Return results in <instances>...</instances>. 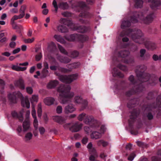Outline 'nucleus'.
Returning a JSON list of instances; mask_svg holds the SVG:
<instances>
[{"mask_svg": "<svg viewBox=\"0 0 161 161\" xmlns=\"http://www.w3.org/2000/svg\"><path fill=\"white\" fill-rule=\"evenodd\" d=\"M125 32L124 31H123L120 34V36L122 37L126 35L130 37L135 42L139 44H143L146 48L148 49L154 50L157 48V46L154 43L149 41L144 37L141 30L136 31L129 29Z\"/></svg>", "mask_w": 161, "mask_h": 161, "instance_id": "1", "label": "nucleus"}, {"mask_svg": "<svg viewBox=\"0 0 161 161\" xmlns=\"http://www.w3.org/2000/svg\"><path fill=\"white\" fill-rule=\"evenodd\" d=\"M154 17L153 13H150L148 10H144L138 13H136L131 18V21L133 23H136L139 19L142 22L147 24L151 22Z\"/></svg>", "mask_w": 161, "mask_h": 161, "instance_id": "2", "label": "nucleus"}, {"mask_svg": "<svg viewBox=\"0 0 161 161\" xmlns=\"http://www.w3.org/2000/svg\"><path fill=\"white\" fill-rule=\"evenodd\" d=\"M71 88L69 85H61L58 87L57 91L60 93L61 103L64 104L67 103L69 101V98L74 96L73 92H69Z\"/></svg>", "mask_w": 161, "mask_h": 161, "instance_id": "3", "label": "nucleus"}, {"mask_svg": "<svg viewBox=\"0 0 161 161\" xmlns=\"http://www.w3.org/2000/svg\"><path fill=\"white\" fill-rule=\"evenodd\" d=\"M63 71H56L55 74L58 76L59 80L63 82L70 84L77 79L79 75L77 74L66 75L62 74Z\"/></svg>", "mask_w": 161, "mask_h": 161, "instance_id": "4", "label": "nucleus"}, {"mask_svg": "<svg viewBox=\"0 0 161 161\" xmlns=\"http://www.w3.org/2000/svg\"><path fill=\"white\" fill-rule=\"evenodd\" d=\"M66 39L69 41L77 40L80 42H84L88 39V37L86 36L81 35L73 34L65 37Z\"/></svg>", "mask_w": 161, "mask_h": 161, "instance_id": "5", "label": "nucleus"}, {"mask_svg": "<svg viewBox=\"0 0 161 161\" xmlns=\"http://www.w3.org/2000/svg\"><path fill=\"white\" fill-rule=\"evenodd\" d=\"M158 107L156 103V104L153 103L151 105H148L144 111V116L146 117L149 120H151L153 119V116L151 111L156 107Z\"/></svg>", "mask_w": 161, "mask_h": 161, "instance_id": "6", "label": "nucleus"}, {"mask_svg": "<svg viewBox=\"0 0 161 161\" xmlns=\"http://www.w3.org/2000/svg\"><path fill=\"white\" fill-rule=\"evenodd\" d=\"M84 122L93 127H96L99 125L97 120L92 115H87L84 120Z\"/></svg>", "mask_w": 161, "mask_h": 161, "instance_id": "7", "label": "nucleus"}, {"mask_svg": "<svg viewBox=\"0 0 161 161\" xmlns=\"http://www.w3.org/2000/svg\"><path fill=\"white\" fill-rule=\"evenodd\" d=\"M8 98L11 103H16L19 98L22 97V94L19 92H15L8 95Z\"/></svg>", "mask_w": 161, "mask_h": 161, "instance_id": "8", "label": "nucleus"}, {"mask_svg": "<svg viewBox=\"0 0 161 161\" xmlns=\"http://www.w3.org/2000/svg\"><path fill=\"white\" fill-rule=\"evenodd\" d=\"M83 126V124L79 122H76L71 124L69 128V130L72 132H77L81 130Z\"/></svg>", "mask_w": 161, "mask_h": 161, "instance_id": "9", "label": "nucleus"}, {"mask_svg": "<svg viewBox=\"0 0 161 161\" xmlns=\"http://www.w3.org/2000/svg\"><path fill=\"white\" fill-rule=\"evenodd\" d=\"M143 88V86L142 85H140L138 86L136 88V90H134V88L133 89H132L126 92L125 93V95L126 96L129 97L131 95H133L135 93H138L142 92Z\"/></svg>", "mask_w": 161, "mask_h": 161, "instance_id": "10", "label": "nucleus"}, {"mask_svg": "<svg viewBox=\"0 0 161 161\" xmlns=\"http://www.w3.org/2000/svg\"><path fill=\"white\" fill-rule=\"evenodd\" d=\"M24 112V110L22 109L20 111L19 114H18L16 111H13L12 112L11 114L13 117L18 118L20 121L22 122L23 120V114Z\"/></svg>", "mask_w": 161, "mask_h": 161, "instance_id": "11", "label": "nucleus"}, {"mask_svg": "<svg viewBox=\"0 0 161 161\" xmlns=\"http://www.w3.org/2000/svg\"><path fill=\"white\" fill-rule=\"evenodd\" d=\"M75 110V108L73 105L69 104L66 106L64 108V112L66 114H68L72 113Z\"/></svg>", "mask_w": 161, "mask_h": 161, "instance_id": "12", "label": "nucleus"}, {"mask_svg": "<svg viewBox=\"0 0 161 161\" xmlns=\"http://www.w3.org/2000/svg\"><path fill=\"white\" fill-rule=\"evenodd\" d=\"M102 136V133L100 132L96 131H93L90 135L91 138L92 139L96 140L100 139Z\"/></svg>", "mask_w": 161, "mask_h": 161, "instance_id": "13", "label": "nucleus"}, {"mask_svg": "<svg viewBox=\"0 0 161 161\" xmlns=\"http://www.w3.org/2000/svg\"><path fill=\"white\" fill-rule=\"evenodd\" d=\"M14 84L15 86L18 87L21 89L24 90L25 89L24 81L22 79H19V80L15 81Z\"/></svg>", "mask_w": 161, "mask_h": 161, "instance_id": "14", "label": "nucleus"}, {"mask_svg": "<svg viewBox=\"0 0 161 161\" xmlns=\"http://www.w3.org/2000/svg\"><path fill=\"white\" fill-rule=\"evenodd\" d=\"M30 120L25 119L23 123V131L25 132L28 131L30 128Z\"/></svg>", "mask_w": 161, "mask_h": 161, "instance_id": "15", "label": "nucleus"}, {"mask_svg": "<svg viewBox=\"0 0 161 161\" xmlns=\"http://www.w3.org/2000/svg\"><path fill=\"white\" fill-rule=\"evenodd\" d=\"M58 81L56 80L50 81L47 84V87L48 89H52L56 87L58 84Z\"/></svg>", "mask_w": 161, "mask_h": 161, "instance_id": "16", "label": "nucleus"}, {"mask_svg": "<svg viewBox=\"0 0 161 161\" xmlns=\"http://www.w3.org/2000/svg\"><path fill=\"white\" fill-rule=\"evenodd\" d=\"M139 114V111H137L135 110H134L131 113L130 117V119L129 121L130 122H133L136 119L137 116Z\"/></svg>", "mask_w": 161, "mask_h": 161, "instance_id": "17", "label": "nucleus"}, {"mask_svg": "<svg viewBox=\"0 0 161 161\" xmlns=\"http://www.w3.org/2000/svg\"><path fill=\"white\" fill-rule=\"evenodd\" d=\"M53 120L55 122L59 124H63L65 121V119L61 116H55L53 117Z\"/></svg>", "mask_w": 161, "mask_h": 161, "instance_id": "18", "label": "nucleus"}, {"mask_svg": "<svg viewBox=\"0 0 161 161\" xmlns=\"http://www.w3.org/2000/svg\"><path fill=\"white\" fill-rule=\"evenodd\" d=\"M54 101V98L52 97H47L44 99V102L45 104L48 106L53 104Z\"/></svg>", "mask_w": 161, "mask_h": 161, "instance_id": "19", "label": "nucleus"}, {"mask_svg": "<svg viewBox=\"0 0 161 161\" xmlns=\"http://www.w3.org/2000/svg\"><path fill=\"white\" fill-rule=\"evenodd\" d=\"M33 137V135L31 132H29L25 135L24 138V141L26 143H29L32 140Z\"/></svg>", "mask_w": 161, "mask_h": 161, "instance_id": "20", "label": "nucleus"}, {"mask_svg": "<svg viewBox=\"0 0 161 161\" xmlns=\"http://www.w3.org/2000/svg\"><path fill=\"white\" fill-rule=\"evenodd\" d=\"M60 23L63 25H67L69 27L70 26L72 23L71 21L65 19L61 18L59 20Z\"/></svg>", "mask_w": 161, "mask_h": 161, "instance_id": "21", "label": "nucleus"}, {"mask_svg": "<svg viewBox=\"0 0 161 161\" xmlns=\"http://www.w3.org/2000/svg\"><path fill=\"white\" fill-rule=\"evenodd\" d=\"M159 99H161V95L158 96L157 98L156 104L159 108V111L157 114V116H161V100H159Z\"/></svg>", "mask_w": 161, "mask_h": 161, "instance_id": "22", "label": "nucleus"}, {"mask_svg": "<svg viewBox=\"0 0 161 161\" xmlns=\"http://www.w3.org/2000/svg\"><path fill=\"white\" fill-rule=\"evenodd\" d=\"M48 71H41L40 73L39 71H37L36 72V75H34V77L36 78H38V76H39L41 78L45 77L47 75Z\"/></svg>", "mask_w": 161, "mask_h": 161, "instance_id": "23", "label": "nucleus"}, {"mask_svg": "<svg viewBox=\"0 0 161 161\" xmlns=\"http://www.w3.org/2000/svg\"><path fill=\"white\" fill-rule=\"evenodd\" d=\"M161 5V0H157L155 1L151 5V8L153 9H157Z\"/></svg>", "mask_w": 161, "mask_h": 161, "instance_id": "24", "label": "nucleus"}, {"mask_svg": "<svg viewBox=\"0 0 161 161\" xmlns=\"http://www.w3.org/2000/svg\"><path fill=\"white\" fill-rule=\"evenodd\" d=\"M57 58L59 61L64 63H68L70 61V59L67 57L63 58L58 55Z\"/></svg>", "mask_w": 161, "mask_h": 161, "instance_id": "25", "label": "nucleus"}, {"mask_svg": "<svg viewBox=\"0 0 161 161\" xmlns=\"http://www.w3.org/2000/svg\"><path fill=\"white\" fill-rule=\"evenodd\" d=\"M28 63L27 62H25L23 63L17 64L16 65H13L12 66V69L13 70H19V66L28 65Z\"/></svg>", "mask_w": 161, "mask_h": 161, "instance_id": "26", "label": "nucleus"}, {"mask_svg": "<svg viewBox=\"0 0 161 161\" xmlns=\"http://www.w3.org/2000/svg\"><path fill=\"white\" fill-rule=\"evenodd\" d=\"M56 48L55 44L53 42H51L48 44L47 49L50 52L54 51L56 49Z\"/></svg>", "mask_w": 161, "mask_h": 161, "instance_id": "27", "label": "nucleus"}, {"mask_svg": "<svg viewBox=\"0 0 161 161\" xmlns=\"http://www.w3.org/2000/svg\"><path fill=\"white\" fill-rule=\"evenodd\" d=\"M135 7L136 8H141L142 7L143 2L142 0H134Z\"/></svg>", "mask_w": 161, "mask_h": 161, "instance_id": "28", "label": "nucleus"}, {"mask_svg": "<svg viewBox=\"0 0 161 161\" xmlns=\"http://www.w3.org/2000/svg\"><path fill=\"white\" fill-rule=\"evenodd\" d=\"M23 17L20 14L19 15H15L13 16L11 20V23L12 25L14 24V21L18 19H19L23 18Z\"/></svg>", "mask_w": 161, "mask_h": 161, "instance_id": "29", "label": "nucleus"}, {"mask_svg": "<svg viewBox=\"0 0 161 161\" xmlns=\"http://www.w3.org/2000/svg\"><path fill=\"white\" fill-rule=\"evenodd\" d=\"M129 54V52L127 51H122L119 53V56L122 58H125Z\"/></svg>", "mask_w": 161, "mask_h": 161, "instance_id": "30", "label": "nucleus"}, {"mask_svg": "<svg viewBox=\"0 0 161 161\" xmlns=\"http://www.w3.org/2000/svg\"><path fill=\"white\" fill-rule=\"evenodd\" d=\"M58 30L62 33H64L67 31L68 29L66 27L63 25H60L58 27Z\"/></svg>", "mask_w": 161, "mask_h": 161, "instance_id": "31", "label": "nucleus"}, {"mask_svg": "<svg viewBox=\"0 0 161 161\" xmlns=\"http://www.w3.org/2000/svg\"><path fill=\"white\" fill-rule=\"evenodd\" d=\"M136 73L137 75V76L139 80L142 82H144L146 81L147 80H143L142 78L143 77V75L142 74L141 71H136Z\"/></svg>", "mask_w": 161, "mask_h": 161, "instance_id": "32", "label": "nucleus"}, {"mask_svg": "<svg viewBox=\"0 0 161 161\" xmlns=\"http://www.w3.org/2000/svg\"><path fill=\"white\" fill-rule=\"evenodd\" d=\"M130 25V22L127 21L123 20L122 22L121 25V28L123 29H126Z\"/></svg>", "mask_w": 161, "mask_h": 161, "instance_id": "33", "label": "nucleus"}, {"mask_svg": "<svg viewBox=\"0 0 161 161\" xmlns=\"http://www.w3.org/2000/svg\"><path fill=\"white\" fill-rule=\"evenodd\" d=\"M54 37L58 42L61 43H64L65 42L64 40L60 36L55 35L54 36Z\"/></svg>", "mask_w": 161, "mask_h": 161, "instance_id": "34", "label": "nucleus"}, {"mask_svg": "<svg viewBox=\"0 0 161 161\" xmlns=\"http://www.w3.org/2000/svg\"><path fill=\"white\" fill-rule=\"evenodd\" d=\"M26 8L27 6L25 5H24L21 6L19 9V12L20 13V14L23 17L25 15V11Z\"/></svg>", "mask_w": 161, "mask_h": 161, "instance_id": "35", "label": "nucleus"}, {"mask_svg": "<svg viewBox=\"0 0 161 161\" xmlns=\"http://www.w3.org/2000/svg\"><path fill=\"white\" fill-rule=\"evenodd\" d=\"M97 144L99 146L102 145L103 147H105L108 145V143L107 142L104 141L103 140H100L97 142Z\"/></svg>", "mask_w": 161, "mask_h": 161, "instance_id": "36", "label": "nucleus"}, {"mask_svg": "<svg viewBox=\"0 0 161 161\" xmlns=\"http://www.w3.org/2000/svg\"><path fill=\"white\" fill-rule=\"evenodd\" d=\"M74 30H76L78 32L80 33H84L86 31V28L84 27L81 26L76 28H75Z\"/></svg>", "mask_w": 161, "mask_h": 161, "instance_id": "37", "label": "nucleus"}, {"mask_svg": "<svg viewBox=\"0 0 161 161\" xmlns=\"http://www.w3.org/2000/svg\"><path fill=\"white\" fill-rule=\"evenodd\" d=\"M126 67L124 65L119 64L116 65V68L115 69L116 70L120 69L122 70H125L126 69Z\"/></svg>", "mask_w": 161, "mask_h": 161, "instance_id": "38", "label": "nucleus"}, {"mask_svg": "<svg viewBox=\"0 0 161 161\" xmlns=\"http://www.w3.org/2000/svg\"><path fill=\"white\" fill-rule=\"evenodd\" d=\"M37 114L38 117H41L42 114V105L41 103H39L38 105Z\"/></svg>", "mask_w": 161, "mask_h": 161, "instance_id": "39", "label": "nucleus"}, {"mask_svg": "<svg viewBox=\"0 0 161 161\" xmlns=\"http://www.w3.org/2000/svg\"><path fill=\"white\" fill-rule=\"evenodd\" d=\"M114 73L112 72L113 76H118L119 77H123L124 76L123 74L119 71H114Z\"/></svg>", "mask_w": 161, "mask_h": 161, "instance_id": "40", "label": "nucleus"}, {"mask_svg": "<svg viewBox=\"0 0 161 161\" xmlns=\"http://www.w3.org/2000/svg\"><path fill=\"white\" fill-rule=\"evenodd\" d=\"M86 116V114L82 113L78 116L77 117L78 119L80 121H82L83 119H84Z\"/></svg>", "mask_w": 161, "mask_h": 161, "instance_id": "41", "label": "nucleus"}, {"mask_svg": "<svg viewBox=\"0 0 161 161\" xmlns=\"http://www.w3.org/2000/svg\"><path fill=\"white\" fill-rule=\"evenodd\" d=\"M136 143L138 146L142 148L147 147V145L145 143L139 141H137Z\"/></svg>", "mask_w": 161, "mask_h": 161, "instance_id": "42", "label": "nucleus"}, {"mask_svg": "<svg viewBox=\"0 0 161 161\" xmlns=\"http://www.w3.org/2000/svg\"><path fill=\"white\" fill-rule=\"evenodd\" d=\"M89 151L90 153L92 154V155L94 156L95 157H97V155L96 154V150L93 147L89 150Z\"/></svg>", "mask_w": 161, "mask_h": 161, "instance_id": "43", "label": "nucleus"}, {"mask_svg": "<svg viewBox=\"0 0 161 161\" xmlns=\"http://www.w3.org/2000/svg\"><path fill=\"white\" fill-rule=\"evenodd\" d=\"M68 5L66 3H62L60 4L59 8L62 9H66L68 8Z\"/></svg>", "mask_w": 161, "mask_h": 161, "instance_id": "44", "label": "nucleus"}, {"mask_svg": "<svg viewBox=\"0 0 161 161\" xmlns=\"http://www.w3.org/2000/svg\"><path fill=\"white\" fill-rule=\"evenodd\" d=\"M137 70H146L147 69V67L144 65H139L136 67Z\"/></svg>", "mask_w": 161, "mask_h": 161, "instance_id": "45", "label": "nucleus"}, {"mask_svg": "<svg viewBox=\"0 0 161 161\" xmlns=\"http://www.w3.org/2000/svg\"><path fill=\"white\" fill-rule=\"evenodd\" d=\"M81 103H82V107L83 109L86 108L87 106L88 103L86 100H82Z\"/></svg>", "mask_w": 161, "mask_h": 161, "instance_id": "46", "label": "nucleus"}, {"mask_svg": "<svg viewBox=\"0 0 161 161\" xmlns=\"http://www.w3.org/2000/svg\"><path fill=\"white\" fill-rule=\"evenodd\" d=\"M153 58L154 61L161 60V55H158L154 54L153 56Z\"/></svg>", "mask_w": 161, "mask_h": 161, "instance_id": "47", "label": "nucleus"}, {"mask_svg": "<svg viewBox=\"0 0 161 161\" xmlns=\"http://www.w3.org/2000/svg\"><path fill=\"white\" fill-rule=\"evenodd\" d=\"M58 47L60 52L64 54H67V52L65 49L61 45H58Z\"/></svg>", "mask_w": 161, "mask_h": 161, "instance_id": "48", "label": "nucleus"}, {"mask_svg": "<svg viewBox=\"0 0 161 161\" xmlns=\"http://www.w3.org/2000/svg\"><path fill=\"white\" fill-rule=\"evenodd\" d=\"M75 101L78 103H81L82 101V98L79 96H76L75 98Z\"/></svg>", "mask_w": 161, "mask_h": 161, "instance_id": "49", "label": "nucleus"}, {"mask_svg": "<svg viewBox=\"0 0 161 161\" xmlns=\"http://www.w3.org/2000/svg\"><path fill=\"white\" fill-rule=\"evenodd\" d=\"M35 40V38L32 37L31 38H29L27 39H25L24 40V42L25 43H31L33 42Z\"/></svg>", "mask_w": 161, "mask_h": 161, "instance_id": "50", "label": "nucleus"}, {"mask_svg": "<svg viewBox=\"0 0 161 161\" xmlns=\"http://www.w3.org/2000/svg\"><path fill=\"white\" fill-rule=\"evenodd\" d=\"M79 55L78 53L76 51H74L71 53L70 57L73 58L77 57Z\"/></svg>", "mask_w": 161, "mask_h": 161, "instance_id": "51", "label": "nucleus"}, {"mask_svg": "<svg viewBox=\"0 0 161 161\" xmlns=\"http://www.w3.org/2000/svg\"><path fill=\"white\" fill-rule=\"evenodd\" d=\"M62 110L63 109L62 106H58L57 107L56 109V112L58 114H61L62 113Z\"/></svg>", "mask_w": 161, "mask_h": 161, "instance_id": "52", "label": "nucleus"}, {"mask_svg": "<svg viewBox=\"0 0 161 161\" xmlns=\"http://www.w3.org/2000/svg\"><path fill=\"white\" fill-rule=\"evenodd\" d=\"M136 156V155L134 153H132L130 155L128 158V160L130 161H132L134 157Z\"/></svg>", "mask_w": 161, "mask_h": 161, "instance_id": "53", "label": "nucleus"}, {"mask_svg": "<svg viewBox=\"0 0 161 161\" xmlns=\"http://www.w3.org/2000/svg\"><path fill=\"white\" fill-rule=\"evenodd\" d=\"M84 130L86 134H89L91 131L90 127L87 126H85L84 127Z\"/></svg>", "mask_w": 161, "mask_h": 161, "instance_id": "54", "label": "nucleus"}, {"mask_svg": "<svg viewBox=\"0 0 161 161\" xmlns=\"http://www.w3.org/2000/svg\"><path fill=\"white\" fill-rule=\"evenodd\" d=\"M27 92L29 94H31L32 93L33 90L31 87H28L26 88Z\"/></svg>", "mask_w": 161, "mask_h": 161, "instance_id": "55", "label": "nucleus"}, {"mask_svg": "<svg viewBox=\"0 0 161 161\" xmlns=\"http://www.w3.org/2000/svg\"><path fill=\"white\" fill-rule=\"evenodd\" d=\"M42 57V54L41 53L36 55L35 57L36 60V61H39Z\"/></svg>", "mask_w": 161, "mask_h": 161, "instance_id": "56", "label": "nucleus"}, {"mask_svg": "<svg viewBox=\"0 0 161 161\" xmlns=\"http://www.w3.org/2000/svg\"><path fill=\"white\" fill-rule=\"evenodd\" d=\"M38 101V96H37L33 95L32 96L31 99V103L33 102H37Z\"/></svg>", "mask_w": 161, "mask_h": 161, "instance_id": "57", "label": "nucleus"}, {"mask_svg": "<svg viewBox=\"0 0 161 161\" xmlns=\"http://www.w3.org/2000/svg\"><path fill=\"white\" fill-rule=\"evenodd\" d=\"M33 125L36 130L38 128V122L37 119H34L33 122Z\"/></svg>", "mask_w": 161, "mask_h": 161, "instance_id": "58", "label": "nucleus"}, {"mask_svg": "<svg viewBox=\"0 0 161 161\" xmlns=\"http://www.w3.org/2000/svg\"><path fill=\"white\" fill-rule=\"evenodd\" d=\"M25 106L26 108H30V103L28 99L27 98H25V100L24 101Z\"/></svg>", "mask_w": 161, "mask_h": 161, "instance_id": "59", "label": "nucleus"}, {"mask_svg": "<svg viewBox=\"0 0 161 161\" xmlns=\"http://www.w3.org/2000/svg\"><path fill=\"white\" fill-rule=\"evenodd\" d=\"M53 7L55 8V10L56 12L57 11V10L58 8V7L57 4V2L55 0H53Z\"/></svg>", "mask_w": 161, "mask_h": 161, "instance_id": "60", "label": "nucleus"}, {"mask_svg": "<svg viewBox=\"0 0 161 161\" xmlns=\"http://www.w3.org/2000/svg\"><path fill=\"white\" fill-rule=\"evenodd\" d=\"M154 94L152 92H149L147 98L148 99H150L154 97Z\"/></svg>", "mask_w": 161, "mask_h": 161, "instance_id": "61", "label": "nucleus"}, {"mask_svg": "<svg viewBox=\"0 0 161 161\" xmlns=\"http://www.w3.org/2000/svg\"><path fill=\"white\" fill-rule=\"evenodd\" d=\"M106 130V128L105 127V126L103 125L101 126V128L100 131V133H102V135L103 134L105 131Z\"/></svg>", "mask_w": 161, "mask_h": 161, "instance_id": "62", "label": "nucleus"}, {"mask_svg": "<svg viewBox=\"0 0 161 161\" xmlns=\"http://www.w3.org/2000/svg\"><path fill=\"white\" fill-rule=\"evenodd\" d=\"M96 157L93 155H91L89 157V160L91 161H100L95 159Z\"/></svg>", "mask_w": 161, "mask_h": 161, "instance_id": "63", "label": "nucleus"}, {"mask_svg": "<svg viewBox=\"0 0 161 161\" xmlns=\"http://www.w3.org/2000/svg\"><path fill=\"white\" fill-rule=\"evenodd\" d=\"M152 161H161V158L160 159L156 156H153L152 157Z\"/></svg>", "mask_w": 161, "mask_h": 161, "instance_id": "64", "label": "nucleus"}]
</instances>
